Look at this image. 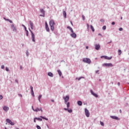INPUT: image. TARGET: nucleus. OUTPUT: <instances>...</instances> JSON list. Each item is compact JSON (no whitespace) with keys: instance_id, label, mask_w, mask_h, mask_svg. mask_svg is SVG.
Returning a JSON list of instances; mask_svg holds the SVG:
<instances>
[{"instance_id":"1","label":"nucleus","mask_w":129,"mask_h":129,"mask_svg":"<svg viewBox=\"0 0 129 129\" xmlns=\"http://www.w3.org/2000/svg\"><path fill=\"white\" fill-rule=\"evenodd\" d=\"M35 118H36V120H38L39 121H42L43 119H45V120H48V118H46L43 116H40V117H35Z\"/></svg>"},{"instance_id":"2","label":"nucleus","mask_w":129,"mask_h":129,"mask_svg":"<svg viewBox=\"0 0 129 129\" xmlns=\"http://www.w3.org/2000/svg\"><path fill=\"white\" fill-rule=\"evenodd\" d=\"M83 61L84 63H87V64H90L91 63V60L89 58H84Z\"/></svg>"},{"instance_id":"3","label":"nucleus","mask_w":129,"mask_h":129,"mask_svg":"<svg viewBox=\"0 0 129 129\" xmlns=\"http://www.w3.org/2000/svg\"><path fill=\"white\" fill-rule=\"evenodd\" d=\"M103 67H113V64L111 63H105L102 64Z\"/></svg>"},{"instance_id":"4","label":"nucleus","mask_w":129,"mask_h":129,"mask_svg":"<svg viewBox=\"0 0 129 129\" xmlns=\"http://www.w3.org/2000/svg\"><path fill=\"white\" fill-rule=\"evenodd\" d=\"M29 31L30 32V33L31 34L32 42H36V41L35 40V34H34V33H33V31L32 30H31L30 29H29Z\"/></svg>"},{"instance_id":"5","label":"nucleus","mask_w":129,"mask_h":129,"mask_svg":"<svg viewBox=\"0 0 129 129\" xmlns=\"http://www.w3.org/2000/svg\"><path fill=\"white\" fill-rule=\"evenodd\" d=\"M11 29H12L13 32H17V31H18L17 27H16V25H15L14 24H11Z\"/></svg>"},{"instance_id":"6","label":"nucleus","mask_w":129,"mask_h":129,"mask_svg":"<svg viewBox=\"0 0 129 129\" xmlns=\"http://www.w3.org/2000/svg\"><path fill=\"white\" fill-rule=\"evenodd\" d=\"M85 112L87 117H89L90 115V113L89 112V111L88 110V109H87V108H85Z\"/></svg>"},{"instance_id":"7","label":"nucleus","mask_w":129,"mask_h":129,"mask_svg":"<svg viewBox=\"0 0 129 129\" xmlns=\"http://www.w3.org/2000/svg\"><path fill=\"white\" fill-rule=\"evenodd\" d=\"M63 98L64 100V103L67 104V102L69 101V96L67 95L66 97H63Z\"/></svg>"},{"instance_id":"8","label":"nucleus","mask_w":129,"mask_h":129,"mask_svg":"<svg viewBox=\"0 0 129 129\" xmlns=\"http://www.w3.org/2000/svg\"><path fill=\"white\" fill-rule=\"evenodd\" d=\"M101 58H104L106 60H111L112 59V56L108 57L106 55H102L101 56Z\"/></svg>"},{"instance_id":"9","label":"nucleus","mask_w":129,"mask_h":129,"mask_svg":"<svg viewBox=\"0 0 129 129\" xmlns=\"http://www.w3.org/2000/svg\"><path fill=\"white\" fill-rule=\"evenodd\" d=\"M6 121L7 122H8V123H10V124H11V125H15V123L13 122L11 119H6Z\"/></svg>"},{"instance_id":"10","label":"nucleus","mask_w":129,"mask_h":129,"mask_svg":"<svg viewBox=\"0 0 129 129\" xmlns=\"http://www.w3.org/2000/svg\"><path fill=\"white\" fill-rule=\"evenodd\" d=\"M40 13L42 14V15H40V17H45V11L44 9H40Z\"/></svg>"},{"instance_id":"11","label":"nucleus","mask_w":129,"mask_h":129,"mask_svg":"<svg viewBox=\"0 0 129 129\" xmlns=\"http://www.w3.org/2000/svg\"><path fill=\"white\" fill-rule=\"evenodd\" d=\"M34 111H35V112H38V111H41V112H43V110L42 109V108H36V109H35V110H34Z\"/></svg>"},{"instance_id":"12","label":"nucleus","mask_w":129,"mask_h":129,"mask_svg":"<svg viewBox=\"0 0 129 129\" xmlns=\"http://www.w3.org/2000/svg\"><path fill=\"white\" fill-rule=\"evenodd\" d=\"M90 92H91V94H92V95H93V96H95V97H96V98L98 97V95H97V94L93 92V91H92V90H90Z\"/></svg>"},{"instance_id":"13","label":"nucleus","mask_w":129,"mask_h":129,"mask_svg":"<svg viewBox=\"0 0 129 129\" xmlns=\"http://www.w3.org/2000/svg\"><path fill=\"white\" fill-rule=\"evenodd\" d=\"M95 50H97V51H98V50H99V49H100V45L95 44Z\"/></svg>"},{"instance_id":"14","label":"nucleus","mask_w":129,"mask_h":129,"mask_svg":"<svg viewBox=\"0 0 129 129\" xmlns=\"http://www.w3.org/2000/svg\"><path fill=\"white\" fill-rule=\"evenodd\" d=\"M111 118H112L113 119H115L116 120H119V118L118 117L116 116H110Z\"/></svg>"},{"instance_id":"15","label":"nucleus","mask_w":129,"mask_h":129,"mask_svg":"<svg viewBox=\"0 0 129 129\" xmlns=\"http://www.w3.org/2000/svg\"><path fill=\"white\" fill-rule=\"evenodd\" d=\"M9 109H10V108H9V107L7 106H4L3 107V110H5V111H6V112H7V111H9Z\"/></svg>"},{"instance_id":"16","label":"nucleus","mask_w":129,"mask_h":129,"mask_svg":"<svg viewBox=\"0 0 129 129\" xmlns=\"http://www.w3.org/2000/svg\"><path fill=\"white\" fill-rule=\"evenodd\" d=\"M45 29L47 32H50V28H49V27L48 26V24L47 23V22H45Z\"/></svg>"},{"instance_id":"17","label":"nucleus","mask_w":129,"mask_h":129,"mask_svg":"<svg viewBox=\"0 0 129 129\" xmlns=\"http://www.w3.org/2000/svg\"><path fill=\"white\" fill-rule=\"evenodd\" d=\"M29 24L30 25V27L31 30H34V23L31 21H29Z\"/></svg>"},{"instance_id":"18","label":"nucleus","mask_w":129,"mask_h":129,"mask_svg":"<svg viewBox=\"0 0 129 129\" xmlns=\"http://www.w3.org/2000/svg\"><path fill=\"white\" fill-rule=\"evenodd\" d=\"M71 36L72 38H76V37H77V35L76 34V33L73 32V33L71 34Z\"/></svg>"},{"instance_id":"19","label":"nucleus","mask_w":129,"mask_h":129,"mask_svg":"<svg viewBox=\"0 0 129 129\" xmlns=\"http://www.w3.org/2000/svg\"><path fill=\"white\" fill-rule=\"evenodd\" d=\"M55 25V22H54V20H50L49 22V26H54Z\"/></svg>"},{"instance_id":"20","label":"nucleus","mask_w":129,"mask_h":129,"mask_svg":"<svg viewBox=\"0 0 129 129\" xmlns=\"http://www.w3.org/2000/svg\"><path fill=\"white\" fill-rule=\"evenodd\" d=\"M64 110H67V111H68V112H69V113H71L72 112V109H69L68 108H63Z\"/></svg>"},{"instance_id":"21","label":"nucleus","mask_w":129,"mask_h":129,"mask_svg":"<svg viewBox=\"0 0 129 129\" xmlns=\"http://www.w3.org/2000/svg\"><path fill=\"white\" fill-rule=\"evenodd\" d=\"M47 75L50 77H54V75L51 72H48Z\"/></svg>"},{"instance_id":"22","label":"nucleus","mask_w":129,"mask_h":129,"mask_svg":"<svg viewBox=\"0 0 129 129\" xmlns=\"http://www.w3.org/2000/svg\"><path fill=\"white\" fill-rule=\"evenodd\" d=\"M25 31L26 32V34L27 37L29 36V31L27 30V27H25Z\"/></svg>"},{"instance_id":"23","label":"nucleus","mask_w":129,"mask_h":129,"mask_svg":"<svg viewBox=\"0 0 129 129\" xmlns=\"http://www.w3.org/2000/svg\"><path fill=\"white\" fill-rule=\"evenodd\" d=\"M77 104L79 105V106H81L82 105V101H78Z\"/></svg>"},{"instance_id":"24","label":"nucleus","mask_w":129,"mask_h":129,"mask_svg":"<svg viewBox=\"0 0 129 129\" xmlns=\"http://www.w3.org/2000/svg\"><path fill=\"white\" fill-rule=\"evenodd\" d=\"M57 72H58V74L59 75V76H62V72H61L60 70H57Z\"/></svg>"},{"instance_id":"25","label":"nucleus","mask_w":129,"mask_h":129,"mask_svg":"<svg viewBox=\"0 0 129 129\" xmlns=\"http://www.w3.org/2000/svg\"><path fill=\"white\" fill-rule=\"evenodd\" d=\"M63 15L64 16V18L66 19L67 18V14H66V11H63Z\"/></svg>"},{"instance_id":"26","label":"nucleus","mask_w":129,"mask_h":129,"mask_svg":"<svg viewBox=\"0 0 129 129\" xmlns=\"http://www.w3.org/2000/svg\"><path fill=\"white\" fill-rule=\"evenodd\" d=\"M41 98H42V95H40L38 96V100L39 101V102L41 103Z\"/></svg>"},{"instance_id":"27","label":"nucleus","mask_w":129,"mask_h":129,"mask_svg":"<svg viewBox=\"0 0 129 129\" xmlns=\"http://www.w3.org/2000/svg\"><path fill=\"white\" fill-rule=\"evenodd\" d=\"M67 104V108H69V107H70V102H67V104Z\"/></svg>"},{"instance_id":"28","label":"nucleus","mask_w":129,"mask_h":129,"mask_svg":"<svg viewBox=\"0 0 129 129\" xmlns=\"http://www.w3.org/2000/svg\"><path fill=\"white\" fill-rule=\"evenodd\" d=\"M50 30H51L52 31H54L55 29L54 27V25L50 26Z\"/></svg>"},{"instance_id":"29","label":"nucleus","mask_w":129,"mask_h":129,"mask_svg":"<svg viewBox=\"0 0 129 129\" xmlns=\"http://www.w3.org/2000/svg\"><path fill=\"white\" fill-rule=\"evenodd\" d=\"M90 27H91V29L92 32H94V31H95V30L94 29V28L93 27V26L91 25Z\"/></svg>"},{"instance_id":"30","label":"nucleus","mask_w":129,"mask_h":129,"mask_svg":"<svg viewBox=\"0 0 129 129\" xmlns=\"http://www.w3.org/2000/svg\"><path fill=\"white\" fill-rule=\"evenodd\" d=\"M31 95L32 96H33L34 97H35V94L34 93V91H31Z\"/></svg>"},{"instance_id":"31","label":"nucleus","mask_w":129,"mask_h":129,"mask_svg":"<svg viewBox=\"0 0 129 129\" xmlns=\"http://www.w3.org/2000/svg\"><path fill=\"white\" fill-rule=\"evenodd\" d=\"M118 55H121V50L118 49Z\"/></svg>"},{"instance_id":"32","label":"nucleus","mask_w":129,"mask_h":129,"mask_svg":"<svg viewBox=\"0 0 129 129\" xmlns=\"http://www.w3.org/2000/svg\"><path fill=\"white\" fill-rule=\"evenodd\" d=\"M100 124L101 125H102V126H104V123H103V122L100 121Z\"/></svg>"},{"instance_id":"33","label":"nucleus","mask_w":129,"mask_h":129,"mask_svg":"<svg viewBox=\"0 0 129 129\" xmlns=\"http://www.w3.org/2000/svg\"><path fill=\"white\" fill-rule=\"evenodd\" d=\"M30 89H31V91H34V88L33 87V86H30Z\"/></svg>"},{"instance_id":"34","label":"nucleus","mask_w":129,"mask_h":129,"mask_svg":"<svg viewBox=\"0 0 129 129\" xmlns=\"http://www.w3.org/2000/svg\"><path fill=\"white\" fill-rule=\"evenodd\" d=\"M102 30H106V26H103Z\"/></svg>"},{"instance_id":"35","label":"nucleus","mask_w":129,"mask_h":129,"mask_svg":"<svg viewBox=\"0 0 129 129\" xmlns=\"http://www.w3.org/2000/svg\"><path fill=\"white\" fill-rule=\"evenodd\" d=\"M36 127L37 129H41V126H40L39 125H37Z\"/></svg>"},{"instance_id":"36","label":"nucleus","mask_w":129,"mask_h":129,"mask_svg":"<svg viewBox=\"0 0 129 129\" xmlns=\"http://www.w3.org/2000/svg\"><path fill=\"white\" fill-rule=\"evenodd\" d=\"M82 19H83V21L85 20V16H84V15H82Z\"/></svg>"},{"instance_id":"37","label":"nucleus","mask_w":129,"mask_h":129,"mask_svg":"<svg viewBox=\"0 0 129 129\" xmlns=\"http://www.w3.org/2000/svg\"><path fill=\"white\" fill-rule=\"evenodd\" d=\"M29 51H28V50L26 51V56H29Z\"/></svg>"},{"instance_id":"38","label":"nucleus","mask_w":129,"mask_h":129,"mask_svg":"<svg viewBox=\"0 0 129 129\" xmlns=\"http://www.w3.org/2000/svg\"><path fill=\"white\" fill-rule=\"evenodd\" d=\"M6 71H7L8 72H9V71H10V70L9 69V68L8 67H6Z\"/></svg>"},{"instance_id":"39","label":"nucleus","mask_w":129,"mask_h":129,"mask_svg":"<svg viewBox=\"0 0 129 129\" xmlns=\"http://www.w3.org/2000/svg\"><path fill=\"white\" fill-rule=\"evenodd\" d=\"M82 78H84V77H80V78H78V80L80 81V80H81V79H82Z\"/></svg>"},{"instance_id":"40","label":"nucleus","mask_w":129,"mask_h":129,"mask_svg":"<svg viewBox=\"0 0 129 129\" xmlns=\"http://www.w3.org/2000/svg\"><path fill=\"white\" fill-rule=\"evenodd\" d=\"M87 30H89V24H87Z\"/></svg>"},{"instance_id":"41","label":"nucleus","mask_w":129,"mask_h":129,"mask_svg":"<svg viewBox=\"0 0 129 129\" xmlns=\"http://www.w3.org/2000/svg\"><path fill=\"white\" fill-rule=\"evenodd\" d=\"M36 120H37L36 118L34 117V120H33L34 122L36 123Z\"/></svg>"},{"instance_id":"42","label":"nucleus","mask_w":129,"mask_h":129,"mask_svg":"<svg viewBox=\"0 0 129 129\" xmlns=\"http://www.w3.org/2000/svg\"><path fill=\"white\" fill-rule=\"evenodd\" d=\"M67 29H69V30H71L72 28L70 26H68Z\"/></svg>"},{"instance_id":"43","label":"nucleus","mask_w":129,"mask_h":129,"mask_svg":"<svg viewBox=\"0 0 129 129\" xmlns=\"http://www.w3.org/2000/svg\"><path fill=\"white\" fill-rule=\"evenodd\" d=\"M70 31H71L72 33H74V31H73V29H72V28Z\"/></svg>"},{"instance_id":"44","label":"nucleus","mask_w":129,"mask_h":129,"mask_svg":"<svg viewBox=\"0 0 129 129\" xmlns=\"http://www.w3.org/2000/svg\"><path fill=\"white\" fill-rule=\"evenodd\" d=\"M8 22H9V23H10L11 24H13V21L10 19L9 20H8Z\"/></svg>"},{"instance_id":"45","label":"nucleus","mask_w":129,"mask_h":129,"mask_svg":"<svg viewBox=\"0 0 129 129\" xmlns=\"http://www.w3.org/2000/svg\"><path fill=\"white\" fill-rule=\"evenodd\" d=\"M1 69H5V66L2 65V66H1Z\"/></svg>"},{"instance_id":"46","label":"nucleus","mask_w":129,"mask_h":129,"mask_svg":"<svg viewBox=\"0 0 129 129\" xmlns=\"http://www.w3.org/2000/svg\"><path fill=\"white\" fill-rule=\"evenodd\" d=\"M123 30V29L122 28H119V31H122Z\"/></svg>"},{"instance_id":"47","label":"nucleus","mask_w":129,"mask_h":129,"mask_svg":"<svg viewBox=\"0 0 129 129\" xmlns=\"http://www.w3.org/2000/svg\"><path fill=\"white\" fill-rule=\"evenodd\" d=\"M96 74H99V70L96 71Z\"/></svg>"},{"instance_id":"48","label":"nucleus","mask_w":129,"mask_h":129,"mask_svg":"<svg viewBox=\"0 0 129 129\" xmlns=\"http://www.w3.org/2000/svg\"><path fill=\"white\" fill-rule=\"evenodd\" d=\"M4 19L5 20V21H7V22H9V20H10L9 19H6V18H4Z\"/></svg>"},{"instance_id":"49","label":"nucleus","mask_w":129,"mask_h":129,"mask_svg":"<svg viewBox=\"0 0 129 129\" xmlns=\"http://www.w3.org/2000/svg\"><path fill=\"white\" fill-rule=\"evenodd\" d=\"M100 22H101V23H103V22H104V20H103V19H100Z\"/></svg>"},{"instance_id":"50","label":"nucleus","mask_w":129,"mask_h":129,"mask_svg":"<svg viewBox=\"0 0 129 129\" xmlns=\"http://www.w3.org/2000/svg\"><path fill=\"white\" fill-rule=\"evenodd\" d=\"M3 99V95H0V100H2Z\"/></svg>"},{"instance_id":"51","label":"nucleus","mask_w":129,"mask_h":129,"mask_svg":"<svg viewBox=\"0 0 129 129\" xmlns=\"http://www.w3.org/2000/svg\"><path fill=\"white\" fill-rule=\"evenodd\" d=\"M111 25H115V22H112L111 23Z\"/></svg>"},{"instance_id":"52","label":"nucleus","mask_w":129,"mask_h":129,"mask_svg":"<svg viewBox=\"0 0 129 129\" xmlns=\"http://www.w3.org/2000/svg\"><path fill=\"white\" fill-rule=\"evenodd\" d=\"M18 95L19 96H20V97H23V95H22L21 94H19Z\"/></svg>"},{"instance_id":"53","label":"nucleus","mask_w":129,"mask_h":129,"mask_svg":"<svg viewBox=\"0 0 129 129\" xmlns=\"http://www.w3.org/2000/svg\"><path fill=\"white\" fill-rule=\"evenodd\" d=\"M22 26L24 28V29H25V27L26 28V26H25L24 24H22Z\"/></svg>"},{"instance_id":"54","label":"nucleus","mask_w":129,"mask_h":129,"mask_svg":"<svg viewBox=\"0 0 129 129\" xmlns=\"http://www.w3.org/2000/svg\"><path fill=\"white\" fill-rule=\"evenodd\" d=\"M32 110H33L34 111V110H35V109H34V107H33V106H32Z\"/></svg>"},{"instance_id":"55","label":"nucleus","mask_w":129,"mask_h":129,"mask_svg":"<svg viewBox=\"0 0 129 129\" xmlns=\"http://www.w3.org/2000/svg\"><path fill=\"white\" fill-rule=\"evenodd\" d=\"M117 85H118V86H119V85H120V83L119 82H118V83H117Z\"/></svg>"},{"instance_id":"56","label":"nucleus","mask_w":129,"mask_h":129,"mask_svg":"<svg viewBox=\"0 0 129 129\" xmlns=\"http://www.w3.org/2000/svg\"><path fill=\"white\" fill-rule=\"evenodd\" d=\"M20 69H23V67H22V66H20Z\"/></svg>"},{"instance_id":"57","label":"nucleus","mask_w":129,"mask_h":129,"mask_svg":"<svg viewBox=\"0 0 129 129\" xmlns=\"http://www.w3.org/2000/svg\"><path fill=\"white\" fill-rule=\"evenodd\" d=\"M119 112H120V113H121V112H122L121 109H120V110H119Z\"/></svg>"},{"instance_id":"58","label":"nucleus","mask_w":129,"mask_h":129,"mask_svg":"<svg viewBox=\"0 0 129 129\" xmlns=\"http://www.w3.org/2000/svg\"><path fill=\"white\" fill-rule=\"evenodd\" d=\"M98 36H101V34L99 33V34H98Z\"/></svg>"},{"instance_id":"59","label":"nucleus","mask_w":129,"mask_h":129,"mask_svg":"<svg viewBox=\"0 0 129 129\" xmlns=\"http://www.w3.org/2000/svg\"><path fill=\"white\" fill-rule=\"evenodd\" d=\"M88 48H89L88 46L86 47V49H88Z\"/></svg>"},{"instance_id":"60","label":"nucleus","mask_w":129,"mask_h":129,"mask_svg":"<svg viewBox=\"0 0 129 129\" xmlns=\"http://www.w3.org/2000/svg\"><path fill=\"white\" fill-rule=\"evenodd\" d=\"M52 102H54V100H51Z\"/></svg>"},{"instance_id":"61","label":"nucleus","mask_w":129,"mask_h":129,"mask_svg":"<svg viewBox=\"0 0 129 129\" xmlns=\"http://www.w3.org/2000/svg\"><path fill=\"white\" fill-rule=\"evenodd\" d=\"M110 43H111V41H110L109 42H108V44H109Z\"/></svg>"},{"instance_id":"62","label":"nucleus","mask_w":129,"mask_h":129,"mask_svg":"<svg viewBox=\"0 0 129 129\" xmlns=\"http://www.w3.org/2000/svg\"><path fill=\"white\" fill-rule=\"evenodd\" d=\"M71 25H72V26H73V23H72V22H71Z\"/></svg>"},{"instance_id":"63","label":"nucleus","mask_w":129,"mask_h":129,"mask_svg":"<svg viewBox=\"0 0 129 129\" xmlns=\"http://www.w3.org/2000/svg\"><path fill=\"white\" fill-rule=\"evenodd\" d=\"M121 20H122V17H121Z\"/></svg>"},{"instance_id":"64","label":"nucleus","mask_w":129,"mask_h":129,"mask_svg":"<svg viewBox=\"0 0 129 129\" xmlns=\"http://www.w3.org/2000/svg\"><path fill=\"white\" fill-rule=\"evenodd\" d=\"M26 92H28V90H26Z\"/></svg>"}]
</instances>
